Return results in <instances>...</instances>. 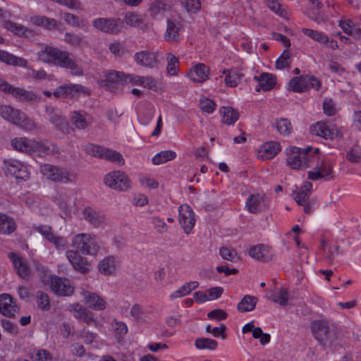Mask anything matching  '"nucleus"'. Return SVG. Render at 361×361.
<instances>
[{
	"label": "nucleus",
	"instance_id": "nucleus-1",
	"mask_svg": "<svg viewBox=\"0 0 361 361\" xmlns=\"http://www.w3.org/2000/svg\"><path fill=\"white\" fill-rule=\"evenodd\" d=\"M319 148L290 147L286 149V162L292 169L304 170L314 166L318 159Z\"/></svg>",
	"mask_w": 361,
	"mask_h": 361
},
{
	"label": "nucleus",
	"instance_id": "nucleus-2",
	"mask_svg": "<svg viewBox=\"0 0 361 361\" xmlns=\"http://www.w3.org/2000/svg\"><path fill=\"white\" fill-rule=\"evenodd\" d=\"M0 116L6 121L26 131L39 129V126L34 119L28 117L25 113L11 105H0Z\"/></svg>",
	"mask_w": 361,
	"mask_h": 361
},
{
	"label": "nucleus",
	"instance_id": "nucleus-3",
	"mask_svg": "<svg viewBox=\"0 0 361 361\" xmlns=\"http://www.w3.org/2000/svg\"><path fill=\"white\" fill-rule=\"evenodd\" d=\"M72 245L75 251L85 255H95L100 250V245L94 235L79 233L73 236Z\"/></svg>",
	"mask_w": 361,
	"mask_h": 361
},
{
	"label": "nucleus",
	"instance_id": "nucleus-4",
	"mask_svg": "<svg viewBox=\"0 0 361 361\" xmlns=\"http://www.w3.org/2000/svg\"><path fill=\"white\" fill-rule=\"evenodd\" d=\"M312 167V170L307 173V178L311 180H331L335 178L332 163L326 159H321L319 154L318 159Z\"/></svg>",
	"mask_w": 361,
	"mask_h": 361
},
{
	"label": "nucleus",
	"instance_id": "nucleus-5",
	"mask_svg": "<svg viewBox=\"0 0 361 361\" xmlns=\"http://www.w3.org/2000/svg\"><path fill=\"white\" fill-rule=\"evenodd\" d=\"M85 150L91 156L106 159L122 166L125 164L123 156L118 152L107 149L100 145L89 144L86 145Z\"/></svg>",
	"mask_w": 361,
	"mask_h": 361
},
{
	"label": "nucleus",
	"instance_id": "nucleus-6",
	"mask_svg": "<svg viewBox=\"0 0 361 361\" xmlns=\"http://www.w3.org/2000/svg\"><path fill=\"white\" fill-rule=\"evenodd\" d=\"M310 329L314 338L322 344H325L334 335V326L326 319L312 322Z\"/></svg>",
	"mask_w": 361,
	"mask_h": 361
},
{
	"label": "nucleus",
	"instance_id": "nucleus-7",
	"mask_svg": "<svg viewBox=\"0 0 361 361\" xmlns=\"http://www.w3.org/2000/svg\"><path fill=\"white\" fill-rule=\"evenodd\" d=\"M104 184L114 190L126 191L131 187V181L126 173L121 171H113L105 175Z\"/></svg>",
	"mask_w": 361,
	"mask_h": 361
},
{
	"label": "nucleus",
	"instance_id": "nucleus-8",
	"mask_svg": "<svg viewBox=\"0 0 361 361\" xmlns=\"http://www.w3.org/2000/svg\"><path fill=\"white\" fill-rule=\"evenodd\" d=\"M67 53L56 47L46 45L38 51L37 58L43 63L61 66V61H63Z\"/></svg>",
	"mask_w": 361,
	"mask_h": 361
},
{
	"label": "nucleus",
	"instance_id": "nucleus-9",
	"mask_svg": "<svg viewBox=\"0 0 361 361\" xmlns=\"http://www.w3.org/2000/svg\"><path fill=\"white\" fill-rule=\"evenodd\" d=\"M40 171L44 177L54 182L67 183L73 180L68 171L49 164L41 165Z\"/></svg>",
	"mask_w": 361,
	"mask_h": 361
},
{
	"label": "nucleus",
	"instance_id": "nucleus-10",
	"mask_svg": "<svg viewBox=\"0 0 361 361\" xmlns=\"http://www.w3.org/2000/svg\"><path fill=\"white\" fill-rule=\"evenodd\" d=\"M88 90L79 84H65L58 87L53 92L56 98L72 99L80 94H89Z\"/></svg>",
	"mask_w": 361,
	"mask_h": 361
},
{
	"label": "nucleus",
	"instance_id": "nucleus-11",
	"mask_svg": "<svg viewBox=\"0 0 361 361\" xmlns=\"http://www.w3.org/2000/svg\"><path fill=\"white\" fill-rule=\"evenodd\" d=\"M123 22L119 18H98L92 21L93 26L98 30L111 34L121 31Z\"/></svg>",
	"mask_w": 361,
	"mask_h": 361
},
{
	"label": "nucleus",
	"instance_id": "nucleus-12",
	"mask_svg": "<svg viewBox=\"0 0 361 361\" xmlns=\"http://www.w3.org/2000/svg\"><path fill=\"white\" fill-rule=\"evenodd\" d=\"M159 51L142 50L134 54V60L138 66L147 68H155L159 64Z\"/></svg>",
	"mask_w": 361,
	"mask_h": 361
},
{
	"label": "nucleus",
	"instance_id": "nucleus-13",
	"mask_svg": "<svg viewBox=\"0 0 361 361\" xmlns=\"http://www.w3.org/2000/svg\"><path fill=\"white\" fill-rule=\"evenodd\" d=\"M178 221L186 234L191 233L195 224V218L193 211L188 204H182L178 209Z\"/></svg>",
	"mask_w": 361,
	"mask_h": 361
},
{
	"label": "nucleus",
	"instance_id": "nucleus-14",
	"mask_svg": "<svg viewBox=\"0 0 361 361\" xmlns=\"http://www.w3.org/2000/svg\"><path fill=\"white\" fill-rule=\"evenodd\" d=\"M4 166L6 171L16 179L27 180L29 178V172L27 166L20 161L9 159L4 161Z\"/></svg>",
	"mask_w": 361,
	"mask_h": 361
},
{
	"label": "nucleus",
	"instance_id": "nucleus-15",
	"mask_svg": "<svg viewBox=\"0 0 361 361\" xmlns=\"http://www.w3.org/2000/svg\"><path fill=\"white\" fill-rule=\"evenodd\" d=\"M82 302L87 305L90 309L101 311L106 308L107 302L96 293L87 290H82L80 292Z\"/></svg>",
	"mask_w": 361,
	"mask_h": 361
},
{
	"label": "nucleus",
	"instance_id": "nucleus-16",
	"mask_svg": "<svg viewBox=\"0 0 361 361\" xmlns=\"http://www.w3.org/2000/svg\"><path fill=\"white\" fill-rule=\"evenodd\" d=\"M68 310L72 313L76 319L82 321L87 324L96 322L94 313L78 302L70 305Z\"/></svg>",
	"mask_w": 361,
	"mask_h": 361
},
{
	"label": "nucleus",
	"instance_id": "nucleus-17",
	"mask_svg": "<svg viewBox=\"0 0 361 361\" xmlns=\"http://www.w3.org/2000/svg\"><path fill=\"white\" fill-rule=\"evenodd\" d=\"M8 257L12 262L16 274L23 279H29L31 275V270L27 261L20 255L13 252H9Z\"/></svg>",
	"mask_w": 361,
	"mask_h": 361
},
{
	"label": "nucleus",
	"instance_id": "nucleus-18",
	"mask_svg": "<svg viewBox=\"0 0 361 361\" xmlns=\"http://www.w3.org/2000/svg\"><path fill=\"white\" fill-rule=\"evenodd\" d=\"M268 207V201L265 196L256 193L250 195L245 202L247 210L252 214H257L266 209Z\"/></svg>",
	"mask_w": 361,
	"mask_h": 361
},
{
	"label": "nucleus",
	"instance_id": "nucleus-19",
	"mask_svg": "<svg viewBox=\"0 0 361 361\" xmlns=\"http://www.w3.org/2000/svg\"><path fill=\"white\" fill-rule=\"evenodd\" d=\"M52 290L58 295L69 296L73 293L74 288L66 279L54 276L51 279Z\"/></svg>",
	"mask_w": 361,
	"mask_h": 361
},
{
	"label": "nucleus",
	"instance_id": "nucleus-20",
	"mask_svg": "<svg viewBox=\"0 0 361 361\" xmlns=\"http://www.w3.org/2000/svg\"><path fill=\"white\" fill-rule=\"evenodd\" d=\"M79 253V252L75 250H69L66 251V255L74 269L82 274H85L89 271L90 265L87 260L80 256Z\"/></svg>",
	"mask_w": 361,
	"mask_h": 361
},
{
	"label": "nucleus",
	"instance_id": "nucleus-21",
	"mask_svg": "<svg viewBox=\"0 0 361 361\" xmlns=\"http://www.w3.org/2000/svg\"><path fill=\"white\" fill-rule=\"evenodd\" d=\"M281 151L279 143L274 141L262 145L257 152V158L265 161L274 158Z\"/></svg>",
	"mask_w": 361,
	"mask_h": 361
},
{
	"label": "nucleus",
	"instance_id": "nucleus-22",
	"mask_svg": "<svg viewBox=\"0 0 361 361\" xmlns=\"http://www.w3.org/2000/svg\"><path fill=\"white\" fill-rule=\"evenodd\" d=\"M310 130L312 135L319 136L326 140L332 139L334 135L338 132L334 126L322 121L317 122L313 125Z\"/></svg>",
	"mask_w": 361,
	"mask_h": 361
},
{
	"label": "nucleus",
	"instance_id": "nucleus-23",
	"mask_svg": "<svg viewBox=\"0 0 361 361\" xmlns=\"http://www.w3.org/2000/svg\"><path fill=\"white\" fill-rule=\"evenodd\" d=\"M84 219L94 227H101L106 224V219L102 213L91 208L86 207L82 211Z\"/></svg>",
	"mask_w": 361,
	"mask_h": 361
},
{
	"label": "nucleus",
	"instance_id": "nucleus-24",
	"mask_svg": "<svg viewBox=\"0 0 361 361\" xmlns=\"http://www.w3.org/2000/svg\"><path fill=\"white\" fill-rule=\"evenodd\" d=\"M209 68L203 63L192 66L188 73V78L195 82H203L209 79Z\"/></svg>",
	"mask_w": 361,
	"mask_h": 361
},
{
	"label": "nucleus",
	"instance_id": "nucleus-25",
	"mask_svg": "<svg viewBox=\"0 0 361 361\" xmlns=\"http://www.w3.org/2000/svg\"><path fill=\"white\" fill-rule=\"evenodd\" d=\"M243 334L249 332L252 333V337L255 339H259L262 345H264L270 342L271 336L269 334L264 333L260 327H255V321L246 324L242 329Z\"/></svg>",
	"mask_w": 361,
	"mask_h": 361
},
{
	"label": "nucleus",
	"instance_id": "nucleus-26",
	"mask_svg": "<svg viewBox=\"0 0 361 361\" xmlns=\"http://www.w3.org/2000/svg\"><path fill=\"white\" fill-rule=\"evenodd\" d=\"M17 305L10 295H0V312L2 314L11 317L17 312Z\"/></svg>",
	"mask_w": 361,
	"mask_h": 361
},
{
	"label": "nucleus",
	"instance_id": "nucleus-27",
	"mask_svg": "<svg viewBox=\"0 0 361 361\" xmlns=\"http://www.w3.org/2000/svg\"><path fill=\"white\" fill-rule=\"evenodd\" d=\"M12 147L19 152L32 154L34 146L36 145L35 140H30L25 137H15L11 142Z\"/></svg>",
	"mask_w": 361,
	"mask_h": 361
},
{
	"label": "nucleus",
	"instance_id": "nucleus-28",
	"mask_svg": "<svg viewBox=\"0 0 361 361\" xmlns=\"http://www.w3.org/2000/svg\"><path fill=\"white\" fill-rule=\"evenodd\" d=\"M70 120L78 129H85L91 123V116L84 111H74L71 112Z\"/></svg>",
	"mask_w": 361,
	"mask_h": 361
},
{
	"label": "nucleus",
	"instance_id": "nucleus-29",
	"mask_svg": "<svg viewBox=\"0 0 361 361\" xmlns=\"http://www.w3.org/2000/svg\"><path fill=\"white\" fill-rule=\"evenodd\" d=\"M54 200L66 214L71 213L73 207V202L68 192L63 190L57 191L54 196Z\"/></svg>",
	"mask_w": 361,
	"mask_h": 361
},
{
	"label": "nucleus",
	"instance_id": "nucleus-30",
	"mask_svg": "<svg viewBox=\"0 0 361 361\" xmlns=\"http://www.w3.org/2000/svg\"><path fill=\"white\" fill-rule=\"evenodd\" d=\"M117 267L118 261L113 256L104 257L98 264L99 271L105 276H109L114 274Z\"/></svg>",
	"mask_w": 361,
	"mask_h": 361
},
{
	"label": "nucleus",
	"instance_id": "nucleus-31",
	"mask_svg": "<svg viewBox=\"0 0 361 361\" xmlns=\"http://www.w3.org/2000/svg\"><path fill=\"white\" fill-rule=\"evenodd\" d=\"M225 75L224 82L230 87H236L243 80L244 75L238 69H224L222 72Z\"/></svg>",
	"mask_w": 361,
	"mask_h": 361
},
{
	"label": "nucleus",
	"instance_id": "nucleus-32",
	"mask_svg": "<svg viewBox=\"0 0 361 361\" xmlns=\"http://www.w3.org/2000/svg\"><path fill=\"white\" fill-rule=\"evenodd\" d=\"M338 26L342 29L344 33L352 36L355 39L361 38V28L350 19L340 20Z\"/></svg>",
	"mask_w": 361,
	"mask_h": 361
},
{
	"label": "nucleus",
	"instance_id": "nucleus-33",
	"mask_svg": "<svg viewBox=\"0 0 361 361\" xmlns=\"http://www.w3.org/2000/svg\"><path fill=\"white\" fill-rule=\"evenodd\" d=\"M255 79L257 80L260 88L264 91L272 90L276 84V77L269 73H263Z\"/></svg>",
	"mask_w": 361,
	"mask_h": 361
},
{
	"label": "nucleus",
	"instance_id": "nucleus-34",
	"mask_svg": "<svg viewBox=\"0 0 361 361\" xmlns=\"http://www.w3.org/2000/svg\"><path fill=\"white\" fill-rule=\"evenodd\" d=\"M16 229V224L14 219L0 212V233L3 235H9Z\"/></svg>",
	"mask_w": 361,
	"mask_h": 361
},
{
	"label": "nucleus",
	"instance_id": "nucleus-35",
	"mask_svg": "<svg viewBox=\"0 0 361 361\" xmlns=\"http://www.w3.org/2000/svg\"><path fill=\"white\" fill-rule=\"evenodd\" d=\"M307 76L294 77L288 84V90L294 92L302 93L307 90Z\"/></svg>",
	"mask_w": 361,
	"mask_h": 361
},
{
	"label": "nucleus",
	"instance_id": "nucleus-36",
	"mask_svg": "<svg viewBox=\"0 0 361 361\" xmlns=\"http://www.w3.org/2000/svg\"><path fill=\"white\" fill-rule=\"evenodd\" d=\"M33 153H37L40 157H46L53 154L57 151L56 147L48 142L35 140Z\"/></svg>",
	"mask_w": 361,
	"mask_h": 361
},
{
	"label": "nucleus",
	"instance_id": "nucleus-37",
	"mask_svg": "<svg viewBox=\"0 0 361 361\" xmlns=\"http://www.w3.org/2000/svg\"><path fill=\"white\" fill-rule=\"evenodd\" d=\"M30 21L33 25L44 27L48 30H56L58 28V23L53 18L43 16H34L30 18Z\"/></svg>",
	"mask_w": 361,
	"mask_h": 361
},
{
	"label": "nucleus",
	"instance_id": "nucleus-38",
	"mask_svg": "<svg viewBox=\"0 0 361 361\" xmlns=\"http://www.w3.org/2000/svg\"><path fill=\"white\" fill-rule=\"evenodd\" d=\"M269 252V247L263 244L253 245L249 250V255L251 257L262 262L268 259Z\"/></svg>",
	"mask_w": 361,
	"mask_h": 361
},
{
	"label": "nucleus",
	"instance_id": "nucleus-39",
	"mask_svg": "<svg viewBox=\"0 0 361 361\" xmlns=\"http://www.w3.org/2000/svg\"><path fill=\"white\" fill-rule=\"evenodd\" d=\"M46 112L48 115L49 121L57 128H61L63 126H67L68 123L64 117H63L59 111L52 106H46Z\"/></svg>",
	"mask_w": 361,
	"mask_h": 361
},
{
	"label": "nucleus",
	"instance_id": "nucleus-40",
	"mask_svg": "<svg viewBox=\"0 0 361 361\" xmlns=\"http://www.w3.org/2000/svg\"><path fill=\"white\" fill-rule=\"evenodd\" d=\"M199 286L197 281H190L182 285L178 289L173 292L169 298L171 300L182 298L190 293L193 290L196 289Z\"/></svg>",
	"mask_w": 361,
	"mask_h": 361
},
{
	"label": "nucleus",
	"instance_id": "nucleus-41",
	"mask_svg": "<svg viewBox=\"0 0 361 361\" xmlns=\"http://www.w3.org/2000/svg\"><path fill=\"white\" fill-rule=\"evenodd\" d=\"M25 89L13 87L4 80L0 79V91L11 94L17 101L20 102Z\"/></svg>",
	"mask_w": 361,
	"mask_h": 361
},
{
	"label": "nucleus",
	"instance_id": "nucleus-42",
	"mask_svg": "<svg viewBox=\"0 0 361 361\" xmlns=\"http://www.w3.org/2000/svg\"><path fill=\"white\" fill-rule=\"evenodd\" d=\"M180 24L178 21L168 19L164 38L167 41H176L179 37Z\"/></svg>",
	"mask_w": 361,
	"mask_h": 361
},
{
	"label": "nucleus",
	"instance_id": "nucleus-43",
	"mask_svg": "<svg viewBox=\"0 0 361 361\" xmlns=\"http://www.w3.org/2000/svg\"><path fill=\"white\" fill-rule=\"evenodd\" d=\"M60 67L68 68L71 70V73L73 75L80 76L83 75V71L81 67L76 64L74 59L71 58V54L68 52L64 57Z\"/></svg>",
	"mask_w": 361,
	"mask_h": 361
},
{
	"label": "nucleus",
	"instance_id": "nucleus-44",
	"mask_svg": "<svg viewBox=\"0 0 361 361\" xmlns=\"http://www.w3.org/2000/svg\"><path fill=\"white\" fill-rule=\"evenodd\" d=\"M222 122L227 125H232L237 121L239 117L238 112L232 107L224 106L221 109Z\"/></svg>",
	"mask_w": 361,
	"mask_h": 361
},
{
	"label": "nucleus",
	"instance_id": "nucleus-45",
	"mask_svg": "<svg viewBox=\"0 0 361 361\" xmlns=\"http://www.w3.org/2000/svg\"><path fill=\"white\" fill-rule=\"evenodd\" d=\"M123 21L131 27H144V18L142 15L134 13L128 12L126 13Z\"/></svg>",
	"mask_w": 361,
	"mask_h": 361
},
{
	"label": "nucleus",
	"instance_id": "nucleus-46",
	"mask_svg": "<svg viewBox=\"0 0 361 361\" xmlns=\"http://www.w3.org/2000/svg\"><path fill=\"white\" fill-rule=\"evenodd\" d=\"M257 298L251 295H245L238 304L237 309L240 312L252 311L257 304Z\"/></svg>",
	"mask_w": 361,
	"mask_h": 361
},
{
	"label": "nucleus",
	"instance_id": "nucleus-47",
	"mask_svg": "<svg viewBox=\"0 0 361 361\" xmlns=\"http://www.w3.org/2000/svg\"><path fill=\"white\" fill-rule=\"evenodd\" d=\"M167 61L166 72L171 76H176L179 72V60L174 54L167 53L166 54Z\"/></svg>",
	"mask_w": 361,
	"mask_h": 361
},
{
	"label": "nucleus",
	"instance_id": "nucleus-48",
	"mask_svg": "<svg viewBox=\"0 0 361 361\" xmlns=\"http://www.w3.org/2000/svg\"><path fill=\"white\" fill-rule=\"evenodd\" d=\"M176 157V153L172 150L161 151L152 158V162L154 165H160L174 159Z\"/></svg>",
	"mask_w": 361,
	"mask_h": 361
},
{
	"label": "nucleus",
	"instance_id": "nucleus-49",
	"mask_svg": "<svg viewBox=\"0 0 361 361\" xmlns=\"http://www.w3.org/2000/svg\"><path fill=\"white\" fill-rule=\"evenodd\" d=\"M301 31L305 35L322 45H324L325 41L327 40V35L323 32L310 28H302Z\"/></svg>",
	"mask_w": 361,
	"mask_h": 361
},
{
	"label": "nucleus",
	"instance_id": "nucleus-50",
	"mask_svg": "<svg viewBox=\"0 0 361 361\" xmlns=\"http://www.w3.org/2000/svg\"><path fill=\"white\" fill-rule=\"evenodd\" d=\"M8 65H12L20 67H27V61L20 57H18L7 51L5 52L2 61Z\"/></svg>",
	"mask_w": 361,
	"mask_h": 361
},
{
	"label": "nucleus",
	"instance_id": "nucleus-51",
	"mask_svg": "<svg viewBox=\"0 0 361 361\" xmlns=\"http://www.w3.org/2000/svg\"><path fill=\"white\" fill-rule=\"evenodd\" d=\"M3 27L6 30L18 36L24 35L27 31V29L25 26L11 20H5L3 23Z\"/></svg>",
	"mask_w": 361,
	"mask_h": 361
},
{
	"label": "nucleus",
	"instance_id": "nucleus-52",
	"mask_svg": "<svg viewBox=\"0 0 361 361\" xmlns=\"http://www.w3.org/2000/svg\"><path fill=\"white\" fill-rule=\"evenodd\" d=\"M219 255L224 259L230 262H237L240 259L236 250L230 247H221L219 249Z\"/></svg>",
	"mask_w": 361,
	"mask_h": 361
},
{
	"label": "nucleus",
	"instance_id": "nucleus-53",
	"mask_svg": "<svg viewBox=\"0 0 361 361\" xmlns=\"http://www.w3.org/2000/svg\"><path fill=\"white\" fill-rule=\"evenodd\" d=\"M127 73L117 71H111L106 73L105 78L108 82L126 84V76Z\"/></svg>",
	"mask_w": 361,
	"mask_h": 361
},
{
	"label": "nucleus",
	"instance_id": "nucleus-54",
	"mask_svg": "<svg viewBox=\"0 0 361 361\" xmlns=\"http://www.w3.org/2000/svg\"><path fill=\"white\" fill-rule=\"evenodd\" d=\"M195 345L198 349L215 350L217 348L218 343L212 338H201L195 341Z\"/></svg>",
	"mask_w": 361,
	"mask_h": 361
},
{
	"label": "nucleus",
	"instance_id": "nucleus-55",
	"mask_svg": "<svg viewBox=\"0 0 361 361\" xmlns=\"http://www.w3.org/2000/svg\"><path fill=\"white\" fill-rule=\"evenodd\" d=\"M36 302L38 308L43 311H47L50 309V300L48 295L42 291H37L36 293Z\"/></svg>",
	"mask_w": 361,
	"mask_h": 361
},
{
	"label": "nucleus",
	"instance_id": "nucleus-56",
	"mask_svg": "<svg viewBox=\"0 0 361 361\" xmlns=\"http://www.w3.org/2000/svg\"><path fill=\"white\" fill-rule=\"evenodd\" d=\"M265 2L269 9L274 12L276 15L284 18H288L287 11L282 8L278 0H265Z\"/></svg>",
	"mask_w": 361,
	"mask_h": 361
},
{
	"label": "nucleus",
	"instance_id": "nucleus-57",
	"mask_svg": "<svg viewBox=\"0 0 361 361\" xmlns=\"http://www.w3.org/2000/svg\"><path fill=\"white\" fill-rule=\"evenodd\" d=\"M276 128L280 134L286 135L292 131L290 122L286 118H281L276 121Z\"/></svg>",
	"mask_w": 361,
	"mask_h": 361
},
{
	"label": "nucleus",
	"instance_id": "nucleus-58",
	"mask_svg": "<svg viewBox=\"0 0 361 361\" xmlns=\"http://www.w3.org/2000/svg\"><path fill=\"white\" fill-rule=\"evenodd\" d=\"M179 1L188 12L192 13H197L201 8L200 0H179Z\"/></svg>",
	"mask_w": 361,
	"mask_h": 361
},
{
	"label": "nucleus",
	"instance_id": "nucleus-59",
	"mask_svg": "<svg viewBox=\"0 0 361 361\" xmlns=\"http://www.w3.org/2000/svg\"><path fill=\"white\" fill-rule=\"evenodd\" d=\"M291 62V54L289 51H283L280 57L276 61V68L283 69L290 66Z\"/></svg>",
	"mask_w": 361,
	"mask_h": 361
},
{
	"label": "nucleus",
	"instance_id": "nucleus-60",
	"mask_svg": "<svg viewBox=\"0 0 361 361\" xmlns=\"http://www.w3.org/2000/svg\"><path fill=\"white\" fill-rule=\"evenodd\" d=\"M42 101V97L34 91H29L25 89L22 97L20 100L21 102L38 103Z\"/></svg>",
	"mask_w": 361,
	"mask_h": 361
},
{
	"label": "nucleus",
	"instance_id": "nucleus-61",
	"mask_svg": "<svg viewBox=\"0 0 361 361\" xmlns=\"http://www.w3.org/2000/svg\"><path fill=\"white\" fill-rule=\"evenodd\" d=\"M271 300L280 305H286L288 301V291L285 288H281L279 292L272 295Z\"/></svg>",
	"mask_w": 361,
	"mask_h": 361
},
{
	"label": "nucleus",
	"instance_id": "nucleus-62",
	"mask_svg": "<svg viewBox=\"0 0 361 361\" xmlns=\"http://www.w3.org/2000/svg\"><path fill=\"white\" fill-rule=\"evenodd\" d=\"M152 224L154 228L160 234H164L168 231V226L163 219L159 216L152 217Z\"/></svg>",
	"mask_w": 361,
	"mask_h": 361
},
{
	"label": "nucleus",
	"instance_id": "nucleus-63",
	"mask_svg": "<svg viewBox=\"0 0 361 361\" xmlns=\"http://www.w3.org/2000/svg\"><path fill=\"white\" fill-rule=\"evenodd\" d=\"M165 4L159 1H156L151 4L149 8L150 15L153 18H157L164 13L165 9Z\"/></svg>",
	"mask_w": 361,
	"mask_h": 361
},
{
	"label": "nucleus",
	"instance_id": "nucleus-64",
	"mask_svg": "<svg viewBox=\"0 0 361 361\" xmlns=\"http://www.w3.org/2000/svg\"><path fill=\"white\" fill-rule=\"evenodd\" d=\"M215 102L207 97H203L200 101V107L201 110L207 114L212 113L216 109Z\"/></svg>",
	"mask_w": 361,
	"mask_h": 361
}]
</instances>
